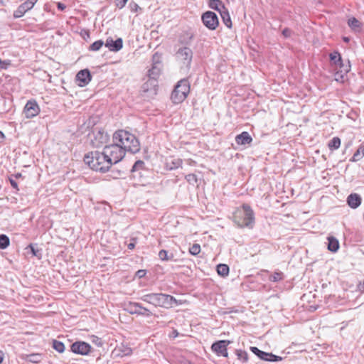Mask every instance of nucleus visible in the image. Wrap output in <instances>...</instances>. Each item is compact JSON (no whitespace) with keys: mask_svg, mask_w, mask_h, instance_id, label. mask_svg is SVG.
<instances>
[{"mask_svg":"<svg viewBox=\"0 0 364 364\" xmlns=\"http://www.w3.org/2000/svg\"><path fill=\"white\" fill-rule=\"evenodd\" d=\"M9 181H10V183H11V186L14 188L18 190V183L16 182V181H14V179H11V178H10Z\"/></svg>","mask_w":364,"mask_h":364,"instance_id":"obj_49","label":"nucleus"},{"mask_svg":"<svg viewBox=\"0 0 364 364\" xmlns=\"http://www.w3.org/2000/svg\"><path fill=\"white\" fill-rule=\"evenodd\" d=\"M23 112L27 113L31 112V114H38L40 109L35 100H29L25 105Z\"/></svg>","mask_w":364,"mask_h":364,"instance_id":"obj_23","label":"nucleus"},{"mask_svg":"<svg viewBox=\"0 0 364 364\" xmlns=\"http://www.w3.org/2000/svg\"><path fill=\"white\" fill-rule=\"evenodd\" d=\"M201 19L203 24L210 30H215L219 24L218 16L213 11L205 12Z\"/></svg>","mask_w":364,"mask_h":364,"instance_id":"obj_12","label":"nucleus"},{"mask_svg":"<svg viewBox=\"0 0 364 364\" xmlns=\"http://www.w3.org/2000/svg\"><path fill=\"white\" fill-rule=\"evenodd\" d=\"M112 140L119 143L124 153L129 151L135 154L140 151V143L138 139L127 131L123 129L116 131L113 134Z\"/></svg>","mask_w":364,"mask_h":364,"instance_id":"obj_1","label":"nucleus"},{"mask_svg":"<svg viewBox=\"0 0 364 364\" xmlns=\"http://www.w3.org/2000/svg\"><path fill=\"white\" fill-rule=\"evenodd\" d=\"M58 8L60 10H64L65 9V6L62 3H58Z\"/></svg>","mask_w":364,"mask_h":364,"instance_id":"obj_55","label":"nucleus"},{"mask_svg":"<svg viewBox=\"0 0 364 364\" xmlns=\"http://www.w3.org/2000/svg\"><path fill=\"white\" fill-rule=\"evenodd\" d=\"M284 274L280 271L274 272L269 276V280L272 282H277L284 279Z\"/></svg>","mask_w":364,"mask_h":364,"instance_id":"obj_34","label":"nucleus"},{"mask_svg":"<svg viewBox=\"0 0 364 364\" xmlns=\"http://www.w3.org/2000/svg\"><path fill=\"white\" fill-rule=\"evenodd\" d=\"M141 299L154 306H160L165 309L171 308L173 305L182 304L181 301L177 300L171 295L162 293H151L144 295Z\"/></svg>","mask_w":364,"mask_h":364,"instance_id":"obj_3","label":"nucleus"},{"mask_svg":"<svg viewBox=\"0 0 364 364\" xmlns=\"http://www.w3.org/2000/svg\"><path fill=\"white\" fill-rule=\"evenodd\" d=\"M186 181L191 185H195L198 182V178L196 174L190 173L186 176Z\"/></svg>","mask_w":364,"mask_h":364,"instance_id":"obj_42","label":"nucleus"},{"mask_svg":"<svg viewBox=\"0 0 364 364\" xmlns=\"http://www.w3.org/2000/svg\"><path fill=\"white\" fill-rule=\"evenodd\" d=\"M92 349V346L85 341H75L70 345V351L75 354L87 355Z\"/></svg>","mask_w":364,"mask_h":364,"instance_id":"obj_11","label":"nucleus"},{"mask_svg":"<svg viewBox=\"0 0 364 364\" xmlns=\"http://www.w3.org/2000/svg\"><path fill=\"white\" fill-rule=\"evenodd\" d=\"M148 170L145 168V164L142 160L136 161L131 169V177L139 183L146 182V173Z\"/></svg>","mask_w":364,"mask_h":364,"instance_id":"obj_8","label":"nucleus"},{"mask_svg":"<svg viewBox=\"0 0 364 364\" xmlns=\"http://www.w3.org/2000/svg\"><path fill=\"white\" fill-rule=\"evenodd\" d=\"M237 358L242 361V363H247L248 361V354L246 351L242 350H236L235 351Z\"/></svg>","mask_w":364,"mask_h":364,"instance_id":"obj_37","label":"nucleus"},{"mask_svg":"<svg viewBox=\"0 0 364 364\" xmlns=\"http://www.w3.org/2000/svg\"><path fill=\"white\" fill-rule=\"evenodd\" d=\"M131 9L134 11H137L138 9H140V7L136 4H134L133 5H131Z\"/></svg>","mask_w":364,"mask_h":364,"instance_id":"obj_52","label":"nucleus"},{"mask_svg":"<svg viewBox=\"0 0 364 364\" xmlns=\"http://www.w3.org/2000/svg\"><path fill=\"white\" fill-rule=\"evenodd\" d=\"M146 274V271L144 270V269H140L139 271L136 272V275L139 277V278H141L143 277H144Z\"/></svg>","mask_w":364,"mask_h":364,"instance_id":"obj_48","label":"nucleus"},{"mask_svg":"<svg viewBox=\"0 0 364 364\" xmlns=\"http://www.w3.org/2000/svg\"><path fill=\"white\" fill-rule=\"evenodd\" d=\"M361 197L358 193H350L347 198L348 205L353 209L357 208L361 204Z\"/></svg>","mask_w":364,"mask_h":364,"instance_id":"obj_19","label":"nucleus"},{"mask_svg":"<svg viewBox=\"0 0 364 364\" xmlns=\"http://www.w3.org/2000/svg\"><path fill=\"white\" fill-rule=\"evenodd\" d=\"M2 361H3V352L0 351V364L2 363Z\"/></svg>","mask_w":364,"mask_h":364,"instance_id":"obj_56","label":"nucleus"},{"mask_svg":"<svg viewBox=\"0 0 364 364\" xmlns=\"http://www.w3.org/2000/svg\"><path fill=\"white\" fill-rule=\"evenodd\" d=\"M359 289H360V290H361L363 289H364V282H363V284H362V286L359 287Z\"/></svg>","mask_w":364,"mask_h":364,"instance_id":"obj_60","label":"nucleus"},{"mask_svg":"<svg viewBox=\"0 0 364 364\" xmlns=\"http://www.w3.org/2000/svg\"><path fill=\"white\" fill-rule=\"evenodd\" d=\"M282 360V357L274 355L272 353H270L269 360V362H277V361H280Z\"/></svg>","mask_w":364,"mask_h":364,"instance_id":"obj_44","label":"nucleus"},{"mask_svg":"<svg viewBox=\"0 0 364 364\" xmlns=\"http://www.w3.org/2000/svg\"><path fill=\"white\" fill-rule=\"evenodd\" d=\"M200 252V246L199 244H193L190 248H189V253L192 255L196 256L198 255Z\"/></svg>","mask_w":364,"mask_h":364,"instance_id":"obj_40","label":"nucleus"},{"mask_svg":"<svg viewBox=\"0 0 364 364\" xmlns=\"http://www.w3.org/2000/svg\"><path fill=\"white\" fill-rule=\"evenodd\" d=\"M122 353V355H129L132 353V350L129 347H124L123 349H119Z\"/></svg>","mask_w":364,"mask_h":364,"instance_id":"obj_43","label":"nucleus"},{"mask_svg":"<svg viewBox=\"0 0 364 364\" xmlns=\"http://www.w3.org/2000/svg\"><path fill=\"white\" fill-rule=\"evenodd\" d=\"M282 34L285 38H289L291 35V31L289 28H286L282 31Z\"/></svg>","mask_w":364,"mask_h":364,"instance_id":"obj_46","label":"nucleus"},{"mask_svg":"<svg viewBox=\"0 0 364 364\" xmlns=\"http://www.w3.org/2000/svg\"><path fill=\"white\" fill-rule=\"evenodd\" d=\"M220 16L223 19L224 24L229 28H232V21L228 9L225 7L222 8V11L220 12Z\"/></svg>","mask_w":364,"mask_h":364,"instance_id":"obj_26","label":"nucleus"},{"mask_svg":"<svg viewBox=\"0 0 364 364\" xmlns=\"http://www.w3.org/2000/svg\"><path fill=\"white\" fill-rule=\"evenodd\" d=\"M21 173H16V174L15 175V177H16V178H19V177H21Z\"/></svg>","mask_w":364,"mask_h":364,"instance_id":"obj_58","label":"nucleus"},{"mask_svg":"<svg viewBox=\"0 0 364 364\" xmlns=\"http://www.w3.org/2000/svg\"><path fill=\"white\" fill-rule=\"evenodd\" d=\"M232 220L240 228L252 229L255 225V213L250 205L244 203L242 209H237L233 213Z\"/></svg>","mask_w":364,"mask_h":364,"instance_id":"obj_4","label":"nucleus"},{"mask_svg":"<svg viewBox=\"0 0 364 364\" xmlns=\"http://www.w3.org/2000/svg\"><path fill=\"white\" fill-rule=\"evenodd\" d=\"M230 343V341L220 340L213 343L211 346V350L218 356L228 357L227 346Z\"/></svg>","mask_w":364,"mask_h":364,"instance_id":"obj_14","label":"nucleus"},{"mask_svg":"<svg viewBox=\"0 0 364 364\" xmlns=\"http://www.w3.org/2000/svg\"><path fill=\"white\" fill-rule=\"evenodd\" d=\"M159 60H160V56L157 53H155L153 55V63L155 62H160Z\"/></svg>","mask_w":364,"mask_h":364,"instance_id":"obj_51","label":"nucleus"},{"mask_svg":"<svg viewBox=\"0 0 364 364\" xmlns=\"http://www.w3.org/2000/svg\"><path fill=\"white\" fill-rule=\"evenodd\" d=\"M103 44H104V43L102 41H101V40L97 41L90 45V50H93V51L99 50L101 48V47L103 46Z\"/></svg>","mask_w":364,"mask_h":364,"instance_id":"obj_41","label":"nucleus"},{"mask_svg":"<svg viewBox=\"0 0 364 364\" xmlns=\"http://www.w3.org/2000/svg\"><path fill=\"white\" fill-rule=\"evenodd\" d=\"M21 358L25 361L38 364L42 361L43 356L41 353H31L22 355Z\"/></svg>","mask_w":364,"mask_h":364,"instance_id":"obj_22","label":"nucleus"},{"mask_svg":"<svg viewBox=\"0 0 364 364\" xmlns=\"http://www.w3.org/2000/svg\"><path fill=\"white\" fill-rule=\"evenodd\" d=\"M235 141L239 145L250 144L252 141V138L247 132H242L236 136Z\"/></svg>","mask_w":364,"mask_h":364,"instance_id":"obj_20","label":"nucleus"},{"mask_svg":"<svg viewBox=\"0 0 364 364\" xmlns=\"http://www.w3.org/2000/svg\"><path fill=\"white\" fill-rule=\"evenodd\" d=\"M103 151L107 156L108 161L111 166L119 162L125 156L124 149L119 145V143L113 141V144L107 145L103 148Z\"/></svg>","mask_w":364,"mask_h":364,"instance_id":"obj_5","label":"nucleus"},{"mask_svg":"<svg viewBox=\"0 0 364 364\" xmlns=\"http://www.w3.org/2000/svg\"><path fill=\"white\" fill-rule=\"evenodd\" d=\"M38 0H27L24 3L21 4L16 11L14 12V17L15 18H18L22 17L26 12L31 10Z\"/></svg>","mask_w":364,"mask_h":364,"instance_id":"obj_15","label":"nucleus"},{"mask_svg":"<svg viewBox=\"0 0 364 364\" xmlns=\"http://www.w3.org/2000/svg\"><path fill=\"white\" fill-rule=\"evenodd\" d=\"M209 6L219 13L222 11L223 7H225L220 0H210Z\"/></svg>","mask_w":364,"mask_h":364,"instance_id":"obj_32","label":"nucleus"},{"mask_svg":"<svg viewBox=\"0 0 364 364\" xmlns=\"http://www.w3.org/2000/svg\"><path fill=\"white\" fill-rule=\"evenodd\" d=\"M336 71L334 75L335 80L337 82H343L344 79V76L349 72L350 65H342V67H338V69H336Z\"/></svg>","mask_w":364,"mask_h":364,"instance_id":"obj_21","label":"nucleus"},{"mask_svg":"<svg viewBox=\"0 0 364 364\" xmlns=\"http://www.w3.org/2000/svg\"><path fill=\"white\" fill-rule=\"evenodd\" d=\"M348 24L354 31H359L361 28V23L354 17L350 18L348 20Z\"/></svg>","mask_w":364,"mask_h":364,"instance_id":"obj_30","label":"nucleus"},{"mask_svg":"<svg viewBox=\"0 0 364 364\" xmlns=\"http://www.w3.org/2000/svg\"><path fill=\"white\" fill-rule=\"evenodd\" d=\"M124 310L130 314H136L145 317H150L153 315L152 312L141 304L137 302H129L125 304Z\"/></svg>","mask_w":364,"mask_h":364,"instance_id":"obj_7","label":"nucleus"},{"mask_svg":"<svg viewBox=\"0 0 364 364\" xmlns=\"http://www.w3.org/2000/svg\"><path fill=\"white\" fill-rule=\"evenodd\" d=\"M157 80L148 79L141 86V95L147 99L153 98L157 94Z\"/></svg>","mask_w":364,"mask_h":364,"instance_id":"obj_10","label":"nucleus"},{"mask_svg":"<svg viewBox=\"0 0 364 364\" xmlns=\"http://www.w3.org/2000/svg\"><path fill=\"white\" fill-rule=\"evenodd\" d=\"M4 139H5L4 134L1 131H0V143L3 142Z\"/></svg>","mask_w":364,"mask_h":364,"instance_id":"obj_54","label":"nucleus"},{"mask_svg":"<svg viewBox=\"0 0 364 364\" xmlns=\"http://www.w3.org/2000/svg\"><path fill=\"white\" fill-rule=\"evenodd\" d=\"M159 257L161 260L165 261L172 259V258L173 257V255L171 254V256H168V252L166 250H161L159 252Z\"/></svg>","mask_w":364,"mask_h":364,"instance_id":"obj_39","label":"nucleus"},{"mask_svg":"<svg viewBox=\"0 0 364 364\" xmlns=\"http://www.w3.org/2000/svg\"><path fill=\"white\" fill-rule=\"evenodd\" d=\"M176 58L180 64L188 68L192 61L193 52L188 47L180 48L176 53Z\"/></svg>","mask_w":364,"mask_h":364,"instance_id":"obj_9","label":"nucleus"},{"mask_svg":"<svg viewBox=\"0 0 364 364\" xmlns=\"http://www.w3.org/2000/svg\"><path fill=\"white\" fill-rule=\"evenodd\" d=\"M10 244L9 238L4 234L0 235V249H6Z\"/></svg>","mask_w":364,"mask_h":364,"instance_id":"obj_36","label":"nucleus"},{"mask_svg":"<svg viewBox=\"0 0 364 364\" xmlns=\"http://www.w3.org/2000/svg\"><path fill=\"white\" fill-rule=\"evenodd\" d=\"M250 350L261 360L264 361H269L270 353L262 351L255 346H251Z\"/></svg>","mask_w":364,"mask_h":364,"instance_id":"obj_25","label":"nucleus"},{"mask_svg":"<svg viewBox=\"0 0 364 364\" xmlns=\"http://www.w3.org/2000/svg\"><path fill=\"white\" fill-rule=\"evenodd\" d=\"M107 157V156L104 151L102 152L94 151L86 154L84 156L83 160L91 169L101 173H105L112 167Z\"/></svg>","mask_w":364,"mask_h":364,"instance_id":"obj_2","label":"nucleus"},{"mask_svg":"<svg viewBox=\"0 0 364 364\" xmlns=\"http://www.w3.org/2000/svg\"><path fill=\"white\" fill-rule=\"evenodd\" d=\"M52 347L58 353H62L65 351V347L63 342L57 341V340H53V345Z\"/></svg>","mask_w":364,"mask_h":364,"instance_id":"obj_35","label":"nucleus"},{"mask_svg":"<svg viewBox=\"0 0 364 364\" xmlns=\"http://www.w3.org/2000/svg\"><path fill=\"white\" fill-rule=\"evenodd\" d=\"M341 139L338 136L333 137L328 143V147L331 151L338 149L341 146Z\"/></svg>","mask_w":364,"mask_h":364,"instance_id":"obj_31","label":"nucleus"},{"mask_svg":"<svg viewBox=\"0 0 364 364\" xmlns=\"http://www.w3.org/2000/svg\"><path fill=\"white\" fill-rule=\"evenodd\" d=\"M229 267L225 264H220L217 265V272L219 275L225 277L229 274Z\"/></svg>","mask_w":364,"mask_h":364,"instance_id":"obj_33","label":"nucleus"},{"mask_svg":"<svg viewBox=\"0 0 364 364\" xmlns=\"http://www.w3.org/2000/svg\"><path fill=\"white\" fill-rule=\"evenodd\" d=\"M8 65V63L1 60V59L0 58V68H6Z\"/></svg>","mask_w":364,"mask_h":364,"instance_id":"obj_50","label":"nucleus"},{"mask_svg":"<svg viewBox=\"0 0 364 364\" xmlns=\"http://www.w3.org/2000/svg\"><path fill=\"white\" fill-rule=\"evenodd\" d=\"M28 248L31 250V252L33 256L37 257L39 259L41 257V250L36 247V245L30 244L28 246Z\"/></svg>","mask_w":364,"mask_h":364,"instance_id":"obj_38","label":"nucleus"},{"mask_svg":"<svg viewBox=\"0 0 364 364\" xmlns=\"http://www.w3.org/2000/svg\"><path fill=\"white\" fill-rule=\"evenodd\" d=\"M87 119L85 120L82 127L85 129H88L94 127L99 119V115H87Z\"/></svg>","mask_w":364,"mask_h":364,"instance_id":"obj_27","label":"nucleus"},{"mask_svg":"<svg viewBox=\"0 0 364 364\" xmlns=\"http://www.w3.org/2000/svg\"><path fill=\"white\" fill-rule=\"evenodd\" d=\"M339 249V242L334 237H328V250L332 252H336Z\"/></svg>","mask_w":364,"mask_h":364,"instance_id":"obj_28","label":"nucleus"},{"mask_svg":"<svg viewBox=\"0 0 364 364\" xmlns=\"http://www.w3.org/2000/svg\"><path fill=\"white\" fill-rule=\"evenodd\" d=\"M178 336V332L177 330H173L171 333V337L175 338Z\"/></svg>","mask_w":364,"mask_h":364,"instance_id":"obj_53","label":"nucleus"},{"mask_svg":"<svg viewBox=\"0 0 364 364\" xmlns=\"http://www.w3.org/2000/svg\"><path fill=\"white\" fill-rule=\"evenodd\" d=\"M364 156V145H360L357 151L354 153L352 158L350 159V161H358Z\"/></svg>","mask_w":364,"mask_h":364,"instance_id":"obj_29","label":"nucleus"},{"mask_svg":"<svg viewBox=\"0 0 364 364\" xmlns=\"http://www.w3.org/2000/svg\"><path fill=\"white\" fill-rule=\"evenodd\" d=\"M123 46V41L122 38H117L116 41H113L111 38H107L105 43V46L107 47L111 51H119Z\"/></svg>","mask_w":364,"mask_h":364,"instance_id":"obj_18","label":"nucleus"},{"mask_svg":"<svg viewBox=\"0 0 364 364\" xmlns=\"http://www.w3.org/2000/svg\"><path fill=\"white\" fill-rule=\"evenodd\" d=\"M93 134L94 137L91 139L93 146L100 147L109 141V134L102 129H98L96 132L93 131Z\"/></svg>","mask_w":364,"mask_h":364,"instance_id":"obj_13","label":"nucleus"},{"mask_svg":"<svg viewBox=\"0 0 364 364\" xmlns=\"http://www.w3.org/2000/svg\"><path fill=\"white\" fill-rule=\"evenodd\" d=\"M136 243V238L132 237L130 240V242L127 245V247L129 250H133L135 247Z\"/></svg>","mask_w":364,"mask_h":364,"instance_id":"obj_45","label":"nucleus"},{"mask_svg":"<svg viewBox=\"0 0 364 364\" xmlns=\"http://www.w3.org/2000/svg\"><path fill=\"white\" fill-rule=\"evenodd\" d=\"M329 56L333 64L335 65V69H338V67H342V65H345L343 63L341 54L338 52L335 51L333 53H331Z\"/></svg>","mask_w":364,"mask_h":364,"instance_id":"obj_24","label":"nucleus"},{"mask_svg":"<svg viewBox=\"0 0 364 364\" xmlns=\"http://www.w3.org/2000/svg\"><path fill=\"white\" fill-rule=\"evenodd\" d=\"M35 115H26L27 119H31V117H34Z\"/></svg>","mask_w":364,"mask_h":364,"instance_id":"obj_59","label":"nucleus"},{"mask_svg":"<svg viewBox=\"0 0 364 364\" xmlns=\"http://www.w3.org/2000/svg\"><path fill=\"white\" fill-rule=\"evenodd\" d=\"M343 40L345 42L348 43V42H349L350 38H349L348 37H343Z\"/></svg>","mask_w":364,"mask_h":364,"instance_id":"obj_57","label":"nucleus"},{"mask_svg":"<svg viewBox=\"0 0 364 364\" xmlns=\"http://www.w3.org/2000/svg\"><path fill=\"white\" fill-rule=\"evenodd\" d=\"M161 62H155L153 63L152 67L148 71V77L151 80H157L161 71Z\"/></svg>","mask_w":364,"mask_h":364,"instance_id":"obj_17","label":"nucleus"},{"mask_svg":"<svg viewBox=\"0 0 364 364\" xmlns=\"http://www.w3.org/2000/svg\"><path fill=\"white\" fill-rule=\"evenodd\" d=\"M190 92V85L187 80H181L173 90L171 100L175 104H179L185 100Z\"/></svg>","mask_w":364,"mask_h":364,"instance_id":"obj_6","label":"nucleus"},{"mask_svg":"<svg viewBox=\"0 0 364 364\" xmlns=\"http://www.w3.org/2000/svg\"><path fill=\"white\" fill-rule=\"evenodd\" d=\"M76 80L80 82L79 85L82 87L88 84L91 80L90 73L88 70H82L76 75Z\"/></svg>","mask_w":364,"mask_h":364,"instance_id":"obj_16","label":"nucleus"},{"mask_svg":"<svg viewBox=\"0 0 364 364\" xmlns=\"http://www.w3.org/2000/svg\"><path fill=\"white\" fill-rule=\"evenodd\" d=\"M116 1L117 2V6L119 8L122 9L125 6V4L128 0H116Z\"/></svg>","mask_w":364,"mask_h":364,"instance_id":"obj_47","label":"nucleus"}]
</instances>
